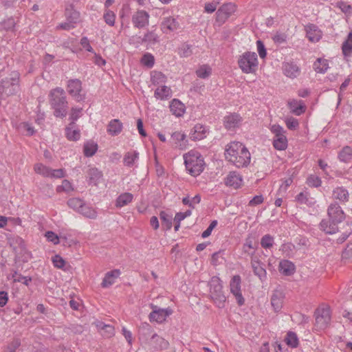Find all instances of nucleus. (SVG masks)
Segmentation results:
<instances>
[{"mask_svg":"<svg viewBox=\"0 0 352 352\" xmlns=\"http://www.w3.org/2000/svg\"><path fill=\"white\" fill-rule=\"evenodd\" d=\"M67 90L69 94L77 102L82 101L85 98V95L81 94L82 82L79 79L75 78L69 80Z\"/></svg>","mask_w":352,"mask_h":352,"instance_id":"12","label":"nucleus"},{"mask_svg":"<svg viewBox=\"0 0 352 352\" xmlns=\"http://www.w3.org/2000/svg\"><path fill=\"white\" fill-rule=\"evenodd\" d=\"M329 67L328 62L325 59L318 58L314 64V68L318 73L324 74Z\"/></svg>","mask_w":352,"mask_h":352,"instance_id":"41","label":"nucleus"},{"mask_svg":"<svg viewBox=\"0 0 352 352\" xmlns=\"http://www.w3.org/2000/svg\"><path fill=\"white\" fill-rule=\"evenodd\" d=\"M49 96L50 103L54 110V115L58 118L66 116L68 103L64 89L60 87H56L51 90Z\"/></svg>","mask_w":352,"mask_h":352,"instance_id":"2","label":"nucleus"},{"mask_svg":"<svg viewBox=\"0 0 352 352\" xmlns=\"http://www.w3.org/2000/svg\"><path fill=\"white\" fill-rule=\"evenodd\" d=\"M103 327L104 329H102V332L101 333L103 337L109 338L115 335V329L112 325L106 324V326Z\"/></svg>","mask_w":352,"mask_h":352,"instance_id":"62","label":"nucleus"},{"mask_svg":"<svg viewBox=\"0 0 352 352\" xmlns=\"http://www.w3.org/2000/svg\"><path fill=\"white\" fill-rule=\"evenodd\" d=\"M166 79V76L161 72L154 71L151 73V82L154 85H163Z\"/></svg>","mask_w":352,"mask_h":352,"instance_id":"39","label":"nucleus"},{"mask_svg":"<svg viewBox=\"0 0 352 352\" xmlns=\"http://www.w3.org/2000/svg\"><path fill=\"white\" fill-rule=\"evenodd\" d=\"M274 147L279 151H283L287 148V140L284 135L277 136L273 141Z\"/></svg>","mask_w":352,"mask_h":352,"instance_id":"40","label":"nucleus"},{"mask_svg":"<svg viewBox=\"0 0 352 352\" xmlns=\"http://www.w3.org/2000/svg\"><path fill=\"white\" fill-rule=\"evenodd\" d=\"M241 122V117L236 113H230L224 117L223 124L228 130L239 127Z\"/></svg>","mask_w":352,"mask_h":352,"instance_id":"18","label":"nucleus"},{"mask_svg":"<svg viewBox=\"0 0 352 352\" xmlns=\"http://www.w3.org/2000/svg\"><path fill=\"white\" fill-rule=\"evenodd\" d=\"M274 244V239L269 234H265L261 239V245L265 250L272 248Z\"/></svg>","mask_w":352,"mask_h":352,"instance_id":"46","label":"nucleus"},{"mask_svg":"<svg viewBox=\"0 0 352 352\" xmlns=\"http://www.w3.org/2000/svg\"><path fill=\"white\" fill-rule=\"evenodd\" d=\"M212 73L211 67L208 65L201 66L197 71V76L200 78H207Z\"/></svg>","mask_w":352,"mask_h":352,"instance_id":"47","label":"nucleus"},{"mask_svg":"<svg viewBox=\"0 0 352 352\" xmlns=\"http://www.w3.org/2000/svg\"><path fill=\"white\" fill-rule=\"evenodd\" d=\"M239 67L246 74L254 73L258 66L257 55L255 52H247L243 54L238 61Z\"/></svg>","mask_w":352,"mask_h":352,"instance_id":"5","label":"nucleus"},{"mask_svg":"<svg viewBox=\"0 0 352 352\" xmlns=\"http://www.w3.org/2000/svg\"><path fill=\"white\" fill-rule=\"evenodd\" d=\"M307 184L311 187H319L321 186L322 181L320 177L315 175H311L307 179Z\"/></svg>","mask_w":352,"mask_h":352,"instance_id":"56","label":"nucleus"},{"mask_svg":"<svg viewBox=\"0 0 352 352\" xmlns=\"http://www.w3.org/2000/svg\"><path fill=\"white\" fill-rule=\"evenodd\" d=\"M339 222H334L331 221L322 220L320 223V230L325 232L327 234H333L338 231V224Z\"/></svg>","mask_w":352,"mask_h":352,"instance_id":"25","label":"nucleus"},{"mask_svg":"<svg viewBox=\"0 0 352 352\" xmlns=\"http://www.w3.org/2000/svg\"><path fill=\"white\" fill-rule=\"evenodd\" d=\"M179 27V23L177 19L173 16L164 17L160 24L161 30L165 34L175 31Z\"/></svg>","mask_w":352,"mask_h":352,"instance_id":"15","label":"nucleus"},{"mask_svg":"<svg viewBox=\"0 0 352 352\" xmlns=\"http://www.w3.org/2000/svg\"><path fill=\"white\" fill-rule=\"evenodd\" d=\"M278 270L284 276H291L295 272V265L288 260H283L279 263Z\"/></svg>","mask_w":352,"mask_h":352,"instance_id":"24","label":"nucleus"},{"mask_svg":"<svg viewBox=\"0 0 352 352\" xmlns=\"http://www.w3.org/2000/svg\"><path fill=\"white\" fill-rule=\"evenodd\" d=\"M82 110V108H76V107L72 108L71 114H70V117H69V119L71 120L70 123H73V122L75 123V122L80 117Z\"/></svg>","mask_w":352,"mask_h":352,"instance_id":"63","label":"nucleus"},{"mask_svg":"<svg viewBox=\"0 0 352 352\" xmlns=\"http://www.w3.org/2000/svg\"><path fill=\"white\" fill-rule=\"evenodd\" d=\"M9 244L15 252L16 258H22L23 262H27L30 258V252L26 249V245L23 239L19 236H13L9 239Z\"/></svg>","mask_w":352,"mask_h":352,"instance_id":"6","label":"nucleus"},{"mask_svg":"<svg viewBox=\"0 0 352 352\" xmlns=\"http://www.w3.org/2000/svg\"><path fill=\"white\" fill-rule=\"evenodd\" d=\"M84 201L79 198H71L67 201V205L76 212H78L79 209L83 204Z\"/></svg>","mask_w":352,"mask_h":352,"instance_id":"51","label":"nucleus"},{"mask_svg":"<svg viewBox=\"0 0 352 352\" xmlns=\"http://www.w3.org/2000/svg\"><path fill=\"white\" fill-rule=\"evenodd\" d=\"M327 214L331 221L341 223L345 219V214L338 203H332L327 209Z\"/></svg>","mask_w":352,"mask_h":352,"instance_id":"14","label":"nucleus"},{"mask_svg":"<svg viewBox=\"0 0 352 352\" xmlns=\"http://www.w3.org/2000/svg\"><path fill=\"white\" fill-rule=\"evenodd\" d=\"M223 286L219 280H212L210 284V297L214 303L219 308H223L226 300V297L222 291Z\"/></svg>","mask_w":352,"mask_h":352,"instance_id":"7","label":"nucleus"},{"mask_svg":"<svg viewBox=\"0 0 352 352\" xmlns=\"http://www.w3.org/2000/svg\"><path fill=\"white\" fill-rule=\"evenodd\" d=\"M154 96L157 99L167 100L172 96V91L169 87L160 85L155 91Z\"/></svg>","mask_w":352,"mask_h":352,"instance_id":"29","label":"nucleus"},{"mask_svg":"<svg viewBox=\"0 0 352 352\" xmlns=\"http://www.w3.org/2000/svg\"><path fill=\"white\" fill-rule=\"evenodd\" d=\"M315 317L316 328L324 329L331 321L330 309L328 307L318 308L315 311Z\"/></svg>","mask_w":352,"mask_h":352,"instance_id":"8","label":"nucleus"},{"mask_svg":"<svg viewBox=\"0 0 352 352\" xmlns=\"http://www.w3.org/2000/svg\"><path fill=\"white\" fill-rule=\"evenodd\" d=\"M123 129L122 123L118 119L111 120L107 125V133L111 135L116 136L121 133Z\"/></svg>","mask_w":352,"mask_h":352,"instance_id":"26","label":"nucleus"},{"mask_svg":"<svg viewBox=\"0 0 352 352\" xmlns=\"http://www.w3.org/2000/svg\"><path fill=\"white\" fill-rule=\"evenodd\" d=\"M67 20L75 25L80 17V13L73 9H67L65 11Z\"/></svg>","mask_w":352,"mask_h":352,"instance_id":"48","label":"nucleus"},{"mask_svg":"<svg viewBox=\"0 0 352 352\" xmlns=\"http://www.w3.org/2000/svg\"><path fill=\"white\" fill-rule=\"evenodd\" d=\"M150 307L152 309V311L148 316L151 322L162 323L165 321L166 318L173 312L170 308L162 309L153 304H151Z\"/></svg>","mask_w":352,"mask_h":352,"instance_id":"10","label":"nucleus"},{"mask_svg":"<svg viewBox=\"0 0 352 352\" xmlns=\"http://www.w3.org/2000/svg\"><path fill=\"white\" fill-rule=\"evenodd\" d=\"M34 170L36 173L43 175V177H50L51 168L43 164H36L34 165Z\"/></svg>","mask_w":352,"mask_h":352,"instance_id":"49","label":"nucleus"},{"mask_svg":"<svg viewBox=\"0 0 352 352\" xmlns=\"http://www.w3.org/2000/svg\"><path fill=\"white\" fill-rule=\"evenodd\" d=\"M121 272L120 270H113L109 271L105 274V276L101 283V286L104 288H107L112 285L116 279L120 275Z\"/></svg>","mask_w":352,"mask_h":352,"instance_id":"22","label":"nucleus"},{"mask_svg":"<svg viewBox=\"0 0 352 352\" xmlns=\"http://www.w3.org/2000/svg\"><path fill=\"white\" fill-rule=\"evenodd\" d=\"M66 138L70 141H77L80 139V130L76 128V123H69L65 128Z\"/></svg>","mask_w":352,"mask_h":352,"instance_id":"27","label":"nucleus"},{"mask_svg":"<svg viewBox=\"0 0 352 352\" xmlns=\"http://www.w3.org/2000/svg\"><path fill=\"white\" fill-rule=\"evenodd\" d=\"M133 199V195L130 192H124L120 195L116 199V206L122 208L130 204Z\"/></svg>","mask_w":352,"mask_h":352,"instance_id":"34","label":"nucleus"},{"mask_svg":"<svg viewBox=\"0 0 352 352\" xmlns=\"http://www.w3.org/2000/svg\"><path fill=\"white\" fill-rule=\"evenodd\" d=\"M21 341L19 339H14L4 350V352H15L20 346Z\"/></svg>","mask_w":352,"mask_h":352,"instance_id":"60","label":"nucleus"},{"mask_svg":"<svg viewBox=\"0 0 352 352\" xmlns=\"http://www.w3.org/2000/svg\"><path fill=\"white\" fill-rule=\"evenodd\" d=\"M52 261L54 267L58 269H63L65 265V260L58 254L54 256Z\"/></svg>","mask_w":352,"mask_h":352,"instance_id":"61","label":"nucleus"},{"mask_svg":"<svg viewBox=\"0 0 352 352\" xmlns=\"http://www.w3.org/2000/svg\"><path fill=\"white\" fill-rule=\"evenodd\" d=\"M242 177L236 171H231L225 177L224 182L227 186L233 187L236 189L239 188L242 184Z\"/></svg>","mask_w":352,"mask_h":352,"instance_id":"17","label":"nucleus"},{"mask_svg":"<svg viewBox=\"0 0 352 352\" xmlns=\"http://www.w3.org/2000/svg\"><path fill=\"white\" fill-rule=\"evenodd\" d=\"M74 189L72 184L67 179H64L62 182V184L60 186H58L56 188V190L58 192L62 191L68 192L69 191H72Z\"/></svg>","mask_w":352,"mask_h":352,"instance_id":"59","label":"nucleus"},{"mask_svg":"<svg viewBox=\"0 0 352 352\" xmlns=\"http://www.w3.org/2000/svg\"><path fill=\"white\" fill-rule=\"evenodd\" d=\"M306 33L307 37L311 42H317L321 37L320 31L314 24H310L306 26Z\"/></svg>","mask_w":352,"mask_h":352,"instance_id":"28","label":"nucleus"},{"mask_svg":"<svg viewBox=\"0 0 352 352\" xmlns=\"http://www.w3.org/2000/svg\"><path fill=\"white\" fill-rule=\"evenodd\" d=\"M219 3V0H213L211 2L206 3L204 6V11L207 13L214 12Z\"/></svg>","mask_w":352,"mask_h":352,"instance_id":"58","label":"nucleus"},{"mask_svg":"<svg viewBox=\"0 0 352 352\" xmlns=\"http://www.w3.org/2000/svg\"><path fill=\"white\" fill-rule=\"evenodd\" d=\"M226 160L237 168L247 167L250 163L251 155L248 149L241 142H231L225 150Z\"/></svg>","mask_w":352,"mask_h":352,"instance_id":"1","label":"nucleus"},{"mask_svg":"<svg viewBox=\"0 0 352 352\" xmlns=\"http://www.w3.org/2000/svg\"><path fill=\"white\" fill-rule=\"evenodd\" d=\"M284 295L281 291L275 290L271 298V304L275 311L278 312L283 306Z\"/></svg>","mask_w":352,"mask_h":352,"instance_id":"23","label":"nucleus"},{"mask_svg":"<svg viewBox=\"0 0 352 352\" xmlns=\"http://www.w3.org/2000/svg\"><path fill=\"white\" fill-rule=\"evenodd\" d=\"M201 201V197L199 195H195L194 197L192 198L191 200L189 199L188 197H184L182 199V203L184 205L188 206L189 207L194 208L195 205L197 204Z\"/></svg>","mask_w":352,"mask_h":352,"instance_id":"55","label":"nucleus"},{"mask_svg":"<svg viewBox=\"0 0 352 352\" xmlns=\"http://www.w3.org/2000/svg\"><path fill=\"white\" fill-rule=\"evenodd\" d=\"M149 14L143 10H138L132 15V23L135 28L141 29L148 25Z\"/></svg>","mask_w":352,"mask_h":352,"instance_id":"13","label":"nucleus"},{"mask_svg":"<svg viewBox=\"0 0 352 352\" xmlns=\"http://www.w3.org/2000/svg\"><path fill=\"white\" fill-rule=\"evenodd\" d=\"M283 69L284 74L291 78H296L300 72L298 66L294 63H285L283 64Z\"/></svg>","mask_w":352,"mask_h":352,"instance_id":"21","label":"nucleus"},{"mask_svg":"<svg viewBox=\"0 0 352 352\" xmlns=\"http://www.w3.org/2000/svg\"><path fill=\"white\" fill-rule=\"evenodd\" d=\"M236 11V6L233 3H226L219 8L216 12V22L219 25H223Z\"/></svg>","mask_w":352,"mask_h":352,"instance_id":"9","label":"nucleus"},{"mask_svg":"<svg viewBox=\"0 0 352 352\" xmlns=\"http://www.w3.org/2000/svg\"><path fill=\"white\" fill-rule=\"evenodd\" d=\"M292 111L296 116H300L305 111V106L300 100H292L288 102Z\"/></svg>","mask_w":352,"mask_h":352,"instance_id":"35","label":"nucleus"},{"mask_svg":"<svg viewBox=\"0 0 352 352\" xmlns=\"http://www.w3.org/2000/svg\"><path fill=\"white\" fill-rule=\"evenodd\" d=\"M254 274L257 276L261 280L266 278L267 272L265 269V264L262 262L259 264L252 266Z\"/></svg>","mask_w":352,"mask_h":352,"instance_id":"44","label":"nucleus"},{"mask_svg":"<svg viewBox=\"0 0 352 352\" xmlns=\"http://www.w3.org/2000/svg\"><path fill=\"white\" fill-rule=\"evenodd\" d=\"M102 177V173L96 168H91L87 171V178L89 184L96 186Z\"/></svg>","mask_w":352,"mask_h":352,"instance_id":"32","label":"nucleus"},{"mask_svg":"<svg viewBox=\"0 0 352 352\" xmlns=\"http://www.w3.org/2000/svg\"><path fill=\"white\" fill-rule=\"evenodd\" d=\"M103 19L108 25L113 27L115 25L116 14L113 11L106 10L103 14Z\"/></svg>","mask_w":352,"mask_h":352,"instance_id":"50","label":"nucleus"},{"mask_svg":"<svg viewBox=\"0 0 352 352\" xmlns=\"http://www.w3.org/2000/svg\"><path fill=\"white\" fill-rule=\"evenodd\" d=\"M342 50L345 56L352 54V32L349 34L347 39L342 43Z\"/></svg>","mask_w":352,"mask_h":352,"instance_id":"42","label":"nucleus"},{"mask_svg":"<svg viewBox=\"0 0 352 352\" xmlns=\"http://www.w3.org/2000/svg\"><path fill=\"white\" fill-rule=\"evenodd\" d=\"M141 63L148 68H151L155 63L154 56L150 53H146L142 56Z\"/></svg>","mask_w":352,"mask_h":352,"instance_id":"54","label":"nucleus"},{"mask_svg":"<svg viewBox=\"0 0 352 352\" xmlns=\"http://www.w3.org/2000/svg\"><path fill=\"white\" fill-rule=\"evenodd\" d=\"M19 87V77L17 73L12 74L10 78L0 79V98L15 94Z\"/></svg>","mask_w":352,"mask_h":352,"instance_id":"4","label":"nucleus"},{"mask_svg":"<svg viewBox=\"0 0 352 352\" xmlns=\"http://www.w3.org/2000/svg\"><path fill=\"white\" fill-rule=\"evenodd\" d=\"M186 138V135L180 131L174 132L171 135L172 143L175 148L184 150L188 144V140Z\"/></svg>","mask_w":352,"mask_h":352,"instance_id":"19","label":"nucleus"},{"mask_svg":"<svg viewBox=\"0 0 352 352\" xmlns=\"http://www.w3.org/2000/svg\"><path fill=\"white\" fill-rule=\"evenodd\" d=\"M98 150V144L92 140L86 142L83 146V153L85 156L92 157Z\"/></svg>","mask_w":352,"mask_h":352,"instance_id":"36","label":"nucleus"},{"mask_svg":"<svg viewBox=\"0 0 352 352\" xmlns=\"http://www.w3.org/2000/svg\"><path fill=\"white\" fill-rule=\"evenodd\" d=\"M160 218L162 221V226H165L166 230H170L172 228L173 217L171 214H168L165 211H161Z\"/></svg>","mask_w":352,"mask_h":352,"instance_id":"45","label":"nucleus"},{"mask_svg":"<svg viewBox=\"0 0 352 352\" xmlns=\"http://www.w3.org/2000/svg\"><path fill=\"white\" fill-rule=\"evenodd\" d=\"M332 197L334 199H338L340 202L344 203L349 201V194L346 188L337 187L333 190Z\"/></svg>","mask_w":352,"mask_h":352,"instance_id":"31","label":"nucleus"},{"mask_svg":"<svg viewBox=\"0 0 352 352\" xmlns=\"http://www.w3.org/2000/svg\"><path fill=\"white\" fill-rule=\"evenodd\" d=\"M142 41L155 43L159 41V37L154 32H148L144 34Z\"/></svg>","mask_w":352,"mask_h":352,"instance_id":"57","label":"nucleus"},{"mask_svg":"<svg viewBox=\"0 0 352 352\" xmlns=\"http://www.w3.org/2000/svg\"><path fill=\"white\" fill-rule=\"evenodd\" d=\"M170 110L177 117L183 116L185 112V106L177 99H173L170 104Z\"/></svg>","mask_w":352,"mask_h":352,"instance_id":"30","label":"nucleus"},{"mask_svg":"<svg viewBox=\"0 0 352 352\" xmlns=\"http://www.w3.org/2000/svg\"><path fill=\"white\" fill-rule=\"evenodd\" d=\"M338 158L344 163L350 162L352 160V148L349 146L343 147L338 154Z\"/></svg>","mask_w":352,"mask_h":352,"instance_id":"37","label":"nucleus"},{"mask_svg":"<svg viewBox=\"0 0 352 352\" xmlns=\"http://www.w3.org/2000/svg\"><path fill=\"white\" fill-rule=\"evenodd\" d=\"M209 133L208 129L201 124H196L190 133V138L193 141L201 140L205 138Z\"/></svg>","mask_w":352,"mask_h":352,"instance_id":"16","label":"nucleus"},{"mask_svg":"<svg viewBox=\"0 0 352 352\" xmlns=\"http://www.w3.org/2000/svg\"><path fill=\"white\" fill-rule=\"evenodd\" d=\"M309 194L307 192H301L296 197V201L301 204H307Z\"/></svg>","mask_w":352,"mask_h":352,"instance_id":"64","label":"nucleus"},{"mask_svg":"<svg viewBox=\"0 0 352 352\" xmlns=\"http://www.w3.org/2000/svg\"><path fill=\"white\" fill-rule=\"evenodd\" d=\"M139 158V153L136 151H129L125 153L123 158L124 166L132 167Z\"/></svg>","mask_w":352,"mask_h":352,"instance_id":"33","label":"nucleus"},{"mask_svg":"<svg viewBox=\"0 0 352 352\" xmlns=\"http://www.w3.org/2000/svg\"><path fill=\"white\" fill-rule=\"evenodd\" d=\"M78 212L89 219H95L97 216L96 211L91 207L86 205L85 202L82 204Z\"/></svg>","mask_w":352,"mask_h":352,"instance_id":"38","label":"nucleus"},{"mask_svg":"<svg viewBox=\"0 0 352 352\" xmlns=\"http://www.w3.org/2000/svg\"><path fill=\"white\" fill-rule=\"evenodd\" d=\"M192 46L188 43H183L179 48V54L181 57H189L192 55Z\"/></svg>","mask_w":352,"mask_h":352,"instance_id":"53","label":"nucleus"},{"mask_svg":"<svg viewBox=\"0 0 352 352\" xmlns=\"http://www.w3.org/2000/svg\"><path fill=\"white\" fill-rule=\"evenodd\" d=\"M284 340L286 344L292 348H296L298 345V338L296 333L293 331H289Z\"/></svg>","mask_w":352,"mask_h":352,"instance_id":"43","label":"nucleus"},{"mask_svg":"<svg viewBox=\"0 0 352 352\" xmlns=\"http://www.w3.org/2000/svg\"><path fill=\"white\" fill-rule=\"evenodd\" d=\"M149 344L156 350L166 349L168 346V342L157 333L152 335Z\"/></svg>","mask_w":352,"mask_h":352,"instance_id":"20","label":"nucleus"},{"mask_svg":"<svg viewBox=\"0 0 352 352\" xmlns=\"http://www.w3.org/2000/svg\"><path fill=\"white\" fill-rule=\"evenodd\" d=\"M258 243H253V239L252 237L248 236L245 239V242L243 245V251L244 253L248 254L250 252V249L256 250L258 248Z\"/></svg>","mask_w":352,"mask_h":352,"instance_id":"52","label":"nucleus"},{"mask_svg":"<svg viewBox=\"0 0 352 352\" xmlns=\"http://www.w3.org/2000/svg\"><path fill=\"white\" fill-rule=\"evenodd\" d=\"M186 168L193 177L199 175L204 169V161L201 155L197 151L191 150L184 155Z\"/></svg>","mask_w":352,"mask_h":352,"instance_id":"3","label":"nucleus"},{"mask_svg":"<svg viewBox=\"0 0 352 352\" xmlns=\"http://www.w3.org/2000/svg\"><path fill=\"white\" fill-rule=\"evenodd\" d=\"M241 278L239 275L234 276L230 283V292L235 297L239 306H242L245 303V299L241 290Z\"/></svg>","mask_w":352,"mask_h":352,"instance_id":"11","label":"nucleus"}]
</instances>
